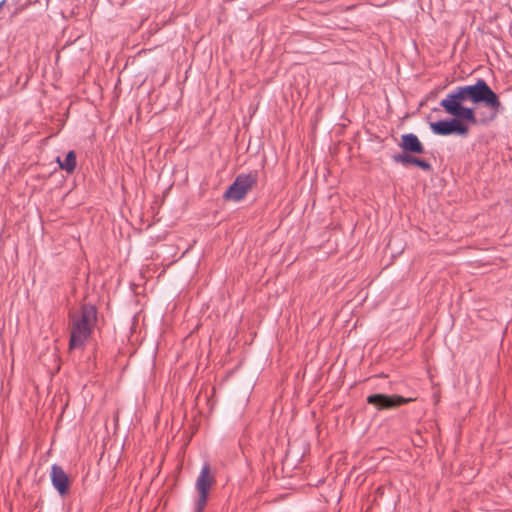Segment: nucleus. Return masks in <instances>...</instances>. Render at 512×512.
I'll use <instances>...</instances> for the list:
<instances>
[{"label":"nucleus","mask_w":512,"mask_h":512,"mask_svg":"<svg viewBox=\"0 0 512 512\" xmlns=\"http://www.w3.org/2000/svg\"><path fill=\"white\" fill-rule=\"evenodd\" d=\"M57 162L62 170H65L67 173H73L76 168V154L71 150L63 161L58 157Z\"/></svg>","instance_id":"10"},{"label":"nucleus","mask_w":512,"mask_h":512,"mask_svg":"<svg viewBox=\"0 0 512 512\" xmlns=\"http://www.w3.org/2000/svg\"><path fill=\"white\" fill-rule=\"evenodd\" d=\"M214 483L215 477L211 473L210 465L205 463L201 468L195 484V489L198 493V497L195 501V512L204 511L208 500L209 490Z\"/></svg>","instance_id":"5"},{"label":"nucleus","mask_w":512,"mask_h":512,"mask_svg":"<svg viewBox=\"0 0 512 512\" xmlns=\"http://www.w3.org/2000/svg\"><path fill=\"white\" fill-rule=\"evenodd\" d=\"M50 479L52 486L57 490L61 496L68 494L70 490V479L64 469L58 465L53 464L50 471Z\"/></svg>","instance_id":"8"},{"label":"nucleus","mask_w":512,"mask_h":512,"mask_svg":"<svg viewBox=\"0 0 512 512\" xmlns=\"http://www.w3.org/2000/svg\"><path fill=\"white\" fill-rule=\"evenodd\" d=\"M97 323V309L92 304H83L80 312L70 314L69 349L83 347Z\"/></svg>","instance_id":"2"},{"label":"nucleus","mask_w":512,"mask_h":512,"mask_svg":"<svg viewBox=\"0 0 512 512\" xmlns=\"http://www.w3.org/2000/svg\"><path fill=\"white\" fill-rule=\"evenodd\" d=\"M430 129L434 134L441 136H447L451 134L466 136L469 133L468 126L464 122L454 117L450 120L432 122L430 123Z\"/></svg>","instance_id":"6"},{"label":"nucleus","mask_w":512,"mask_h":512,"mask_svg":"<svg viewBox=\"0 0 512 512\" xmlns=\"http://www.w3.org/2000/svg\"><path fill=\"white\" fill-rule=\"evenodd\" d=\"M445 112L462 122L467 121L472 125H475L477 123L482 124L480 120L476 118L474 109L470 107L462 105L456 108L445 110Z\"/></svg>","instance_id":"9"},{"label":"nucleus","mask_w":512,"mask_h":512,"mask_svg":"<svg viewBox=\"0 0 512 512\" xmlns=\"http://www.w3.org/2000/svg\"><path fill=\"white\" fill-rule=\"evenodd\" d=\"M412 401L414 398L399 395L372 394L367 397V403L374 405L378 410L396 408Z\"/></svg>","instance_id":"7"},{"label":"nucleus","mask_w":512,"mask_h":512,"mask_svg":"<svg viewBox=\"0 0 512 512\" xmlns=\"http://www.w3.org/2000/svg\"><path fill=\"white\" fill-rule=\"evenodd\" d=\"M258 182V172L241 173L236 176L233 183L223 194L224 200L239 202L243 200L247 193L256 186Z\"/></svg>","instance_id":"4"},{"label":"nucleus","mask_w":512,"mask_h":512,"mask_svg":"<svg viewBox=\"0 0 512 512\" xmlns=\"http://www.w3.org/2000/svg\"><path fill=\"white\" fill-rule=\"evenodd\" d=\"M398 146L402 151L392 156L394 163L401 164L404 167L417 166L425 172L432 170V165L428 161L414 156L425 153V147L416 134H403Z\"/></svg>","instance_id":"3"},{"label":"nucleus","mask_w":512,"mask_h":512,"mask_svg":"<svg viewBox=\"0 0 512 512\" xmlns=\"http://www.w3.org/2000/svg\"><path fill=\"white\" fill-rule=\"evenodd\" d=\"M466 101H470L474 104L481 103L489 108V116L480 119V122L484 125L494 121L497 115L503 110V105L498 95L483 79H478L473 85L455 87L441 100L440 105L445 111L462 106Z\"/></svg>","instance_id":"1"}]
</instances>
